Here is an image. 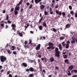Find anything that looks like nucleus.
Wrapping results in <instances>:
<instances>
[{
    "label": "nucleus",
    "mask_w": 77,
    "mask_h": 77,
    "mask_svg": "<svg viewBox=\"0 0 77 77\" xmlns=\"http://www.w3.org/2000/svg\"><path fill=\"white\" fill-rule=\"evenodd\" d=\"M43 25L44 27H46V26H47V24H46V23L45 22L43 23Z\"/></svg>",
    "instance_id": "5701e85b"
},
{
    "label": "nucleus",
    "mask_w": 77,
    "mask_h": 77,
    "mask_svg": "<svg viewBox=\"0 0 77 77\" xmlns=\"http://www.w3.org/2000/svg\"><path fill=\"white\" fill-rule=\"evenodd\" d=\"M5 28L6 29H7L8 28V25H6Z\"/></svg>",
    "instance_id": "774afa93"
},
{
    "label": "nucleus",
    "mask_w": 77,
    "mask_h": 77,
    "mask_svg": "<svg viewBox=\"0 0 77 77\" xmlns=\"http://www.w3.org/2000/svg\"><path fill=\"white\" fill-rule=\"evenodd\" d=\"M20 6H16V7L15 8V11H19L20 10Z\"/></svg>",
    "instance_id": "9b49d317"
},
{
    "label": "nucleus",
    "mask_w": 77,
    "mask_h": 77,
    "mask_svg": "<svg viewBox=\"0 0 77 77\" xmlns=\"http://www.w3.org/2000/svg\"><path fill=\"white\" fill-rule=\"evenodd\" d=\"M38 28L40 30H42V26H38Z\"/></svg>",
    "instance_id": "dca6fc26"
},
{
    "label": "nucleus",
    "mask_w": 77,
    "mask_h": 77,
    "mask_svg": "<svg viewBox=\"0 0 77 77\" xmlns=\"http://www.w3.org/2000/svg\"><path fill=\"white\" fill-rule=\"evenodd\" d=\"M72 77H77V75H74Z\"/></svg>",
    "instance_id": "69168bd1"
},
{
    "label": "nucleus",
    "mask_w": 77,
    "mask_h": 77,
    "mask_svg": "<svg viewBox=\"0 0 77 77\" xmlns=\"http://www.w3.org/2000/svg\"><path fill=\"white\" fill-rule=\"evenodd\" d=\"M50 14H53V11H50Z\"/></svg>",
    "instance_id": "6e6d98bb"
},
{
    "label": "nucleus",
    "mask_w": 77,
    "mask_h": 77,
    "mask_svg": "<svg viewBox=\"0 0 77 77\" xmlns=\"http://www.w3.org/2000/svg\"><path fill=\"white\" fill-rule=\"evenodd\" d=\"M34 2L36 4H38L39 3V2L38 0H35Z\"/></svg>",
    "instance_id": "6ab92c4d"
},
{
    "label": "nucleus",
    "mask_w": 77,
    "mask_h": 77,
    "mask_svg": "<svg viewBox=\"0 0 77 77\" xmlns=\"http://www.w3.org/2000/svg\"><path fill=\"white\" fill-rule=\"evenodd\" d=\"M66 48H69V44H70V41H68L66 42Z\"/></svg>",
    "instance_id": "39448f33"
},
{
    "label": "nucleus",
    "mask_w": 77,
    "mask_h": 77,
    "mask_svg": "<svg viewBox=\"0 0 77 77\" xmlns=\"http://www.w3.org/2000/svg\"><path fill=\"white\" fill-rule=\"evenodd\" d=\"M9 77H12V74H10L9 75Z\"/></svg>",
    "instance_id": "864d4df0"
},
{
    "label": "nucleus",
    "mask_w": 77,
    "mask_h": 77,
    "mask_svg": "<svg viewBox=\"0 0 77 77\" xmlns=\"http://www.w3.org/2000/svg\"><path fill=\"white\" fill-rule=\"evenodd\" d=\"M70 34H71V35H73L74 34V32L71 31L70 32Z\"/></svg>",
    "instance_id": "a18cd8bd"
},
{
    "label": "nucleus",
    "mask_w": 77,
    "mask_h": 77,
    "mask_svg": "<svg viewBox=\"0 0 77 77\" xmlns=\"http://www.w3.org/2000/svg\"><path fill=\"white\" fill-rule=\"evenodd\" d=\"M20 31L19 30H18L17 32V35H19L20 36H21V37H23V33H24V32H22L21 33L20 32Z\"/></svg>",
    "instance_id": "20e7f679"
},
{
    "label": "nucleus",
    "mask_w": 77,
    "mask_h": 77,
    "mask_svg": "<svg viewBox=\"0 0 77 77\" xmlns=\"http://www.w3.org/2000/svg\"><path fill=\"white\" fill-rule=\"evenodd\" d=\"M8 23L9 24H11V23H12V22H11V21H10V20H8Z\"/></svg>",
    "instance_id": "79ce46f5"
},
{
    "label": "nucleus",
    "mask_w": 77,
    "mask_h": 77,
    "mask_svg": "<svg viewBox=\"0 0 77 77\" xmlns=\"http://www.w3.org/2000/svg\"><path fill=\"white\" fill-rule=\"evenodd\" d=\"M18 14V12L17 11L15 10L14 11V14L15 15H17Z\"/></svg>",
    "instance_id": "aec40b11"
},
{
    "label": "nucleus",
    "mask_w": 77,
    "mask_h": 77,
    "mask_svg": "<svg viewBox=\"0 0 77 77\" xmlns=\"http://www.w3.org/2000/svg\"><path fill=\"white\" fill-rule=\"evenodd\" d=\"M55 56L57 57H60V51H58L55 52Z\"/></svg>",
    "instance_id": "423d86ee"
},
{
    "label": "nucleus",
    "mask_w": 77,
    "mask_h": 77,
    "mask_svg": "<svg viewBox=\"0 0 77 77\" xmlns=\"http://www.w3.org/2000/svg\"><path fill=\"white\" fill-rule=\"evenodd\" d=\"M10 74V71H8L7 72V75H9Z\"/></svg>",
    "instance_id": "58836bf2"
},
{
    "label": "nucleus",
    "mask_w": 77,
    "mask_h": 77,
    "mask_svg": "<svg viewBox=\"0 0 77 77\" xmlns=\"http://www.w3.org/2000/svg\"><path fill=\"white\" fill-rule=\"evenodd\" d=\"M51 7L53 8H54V4H52Z\"/></svg>",
    "instance_id": "de8ad7c7"
},
{
    "label": "nucleus",
    "mask_w": 77,
    "mask_h": 77,
    "mask_svg": "<svg viewBox=\"0 0 77 77\" xmlns=\"http://www.w3.org/2000/svg\"><path fill=\"white\" fill-rule=\"evenodd\" d=\"M53 32H56V29L55 28H54L53 29H52Z\"/></svg>",
    "instance_id": "c756f323"
},
{
    "label": "nucleus",
    "mask_w": 77,
    "mask_h": 77,
    "mask_svg": "<svg viewBox=\"0 0 77 77\" xmlns=\"http://www.w3.org/2000/svg\"><path fill=\"white\" fill-rule=\"evenodd\" d=\"M41 60L42 61H44V58H42Z\"/></svg>",
    "instance_id": "bf43d9fd"
},
{
    "label": "nucleus",
    "mask_w": 77,
    "mask_h": 77,
    "mask_svg": "<svg viewBox=\"0 0 77 77\" xmlns=\"http://www.w3.org/2000/svg\"><path fill=\"white\" fill-rule=\"evenodd\" d=\"M7 51L9 54H11V51L9 50L8 49Z\"/></svg>",
    "instance_id": "bb28decb"
},
{
    "label": "nucleus",
    "mask_w": 77,
    "mask_h": 77,
    "mask_svg": "<svg viewBox=\"0 0 77 77\" xmlns=\"http://www.w3.org/2000/svg\"><path fill=\"white\" fill-rule=\"evenodd\" d=\"M62 44L63 46H65V42H63L62 43Z\"/></svg>",
    "instance_id": "7c9ffc66"
},
{
    "label": "nucleus",
    "mask_w": 77,
    "mask_h": 77,
    "mask_svg": "<svg viewBox=\"0 0 77 77\" xmlns=\"http://www.w3.org/2000/svg\"><path fill=\"white\" fill-rule=\"evenodd\" d=\"M43 19V17H41V18H40V20H39V23H41V22L42 21V19Z\"/></svg>",
    "instance_id": "a211bd4d"
},
{
    "label": "nucleus",
    "mask_w": 77,
    "mask_h": 77,
    "mask_svg": "<svg viewBox=\"0 0 77 77\" xmlns=\"http://www.w3.org/2000/svg\"><path fill=\"white\" fill-rule=\"evenodd\" d=\"M23 2V0H21L20 1L19 3L20 4H22V3Z\"/></svg>",
    "instance_id": "37998d69"
},
{
    "label": "nucleus",
    "mask_w": 77,
    "mask_h": 77,
    "mask_svg": "<svg viewBox=\"0 0 77 77\" xmlns=\"http://www.w3.org/2000/svg\"><path fill=\"white\" fill-rule=\"evenodd\" d=\"M33 76H34V75H33V74H31L29 75V76L30 77H32Z\"/></svg>",
    "instance_id": "cd10ccee"
},
{
    "label": "nucleus",
    "mask_w": 77,
    "mask_h": 77,
    "mask_svg": "<svg viewBox=\"0 0 77 77\" xmlns=\"http://www.w3.org/2000/svg\"><path fill=\"white\" fill-rule=\"evenodd\" d=\"M58 14L59 15H62V12L60 11V12L58 13Z\"/></svg>",
    "instance_id": "a19ab883"
},
{
    "label": "nucleus",
    "mask_w": 77,
    "mask_h": 77,
    "mask_svg": "<svg viewBox=\"0 0 77 77\" xmlns=\"http://www.w3.org/2000/svg\"><path fill=\"white\" fill-rule=\"evenodd\" d=\"M69 61L68 60V59H66L64 60V62L66 63L67 64H69Z\"/></svg>",
    "instance_id": "4468645a"
},
{
    "label": "nucleus",
    "mask_w": 77,
    "mask_h": 77,
    "mask_svg": "<svg viewBox=\"0 0 77 77\" xmlns=\"http://www.w3.org/2000/svg\"><path fill=\"white\" fill-rule=\"evenodd\" d=\"M32 4H31L30 5L29 8V9H31V8H32Z\"/></svg>",
    "instance_id": "f704fd0d"
},
{
    "label": "nucleus",
    "mask_w": 77,
    "mask_h": 77,
    "mask_svg": "<svg viewBox=\"0 0 77 77\" xmlns=\"http://www.w3.org/2000/svg\"><path fill=\"white\" fill-rule=\"evenodd\" d=\"M39 3L40 4V5H42V2H39Z\"/></svg>",
    "instance_id": "680f3d73"
},
{
    "label": "nucleus",
    "mask_w": 77,
    "mask_h": 77,
    "mask_svg": "<svg viewBox=\"0 0 77 77\" xmlns=\"http://www.w3.org/2000/svg\"><path fill=\"white\" fill-rule=\"evenodd\" d=\"M41 44H38L37 46L35 48V49L36 50H39L40 49Z\"/></svg>",
    "instance_id": "0eeeda50"
},
{
    "label": "nucleus",
    "mask_w": 77,
    "mask_h": 77,
    "mask_svg": "<svg viewBox=\"0 0 77 77\" xmlns=\"http://www.w3.org/2000/svg\"><path fill=\"white\" fill-rule=\"evenodd\" d=\"M62 15L63 16H64V15H65V13L64 12H63L62 13Z\"/></svg>",
    "instance_id": "ea45409f"
},
{
    "label": "nucleus",
    "mask_w": 77,
    "mask_h": 77,
    "mask_svg": "<svg viewBox=\"0 0 77 77\" xmlns=\"http://www.w3.org/2000/svg\"><path fill=\"white\" fill-rule=\"evenodd\" d=\"M70 13L72 15H73V14H74V11H71L70 12Z\"/></svg>",
    "instance_id": "e433bc0d"
},
{
    "label": "nucleus",
    "mask_w": 77,
    "mask_h": 77,
    "mask_svg": "<svg viewBox=\"0 0 77 77\" xmlns=\"http://www.w3.org/2000/svg\"><path fill=\"white\" fill-rule=\"evenodd\" d=\"M40 18H41V17H42V14H41V13H40Z\"/></svg>",
    "instance_id": "338daca9"
},
{
    "label": "nucleus",
    "mask_w": 77,
    "mask_h": 77,
    "mask_svg": "<svg viewBox=\"0 0 77 77\" xmlns=\"http://www.w3.org/2000/svg\"><path fill=\"white\" fill-rule=\"evenodd\" d=\"M69 9H70V10H72V6H71L70 5L69 6Z\"/></svg>",
    "instance_id": "473e14b6"
},
{
    "label": "nucleus",
    "mask_w": 77,
    "mask_h": 77,
    "mask_svg": "<svg viewBox=\"0 0 77 77\" xmlns=\"http://www.w3.org/2000/svg\"><path fill=\"white\" fill-rule=\"evenodd\" d=\"M29 44H30L31 45H33V43H32V40L31 39L29 40Z\"/></svg>",
    "instance_id": "a878e982"
},
{
    "label": "nucleus",
    "mask_w": 77,
    "mask_h": 77,
    "mask_svg": "<svg viewBox=\"0 0 77 77\" xmlns=\"http://www.w3.org/2000/svg\"><path fill=\"white\" fill-rule=\"evenodd\" d=\"M6 20H9V16L8 15H7Z\"/></svg>",
    "instance_id": "72a5a7b5"
},
{
    "label": "nucleus",
    "mask_w": 77,
    "mask_h": 77,
    "mask_svg": "<svg viewBox=\"0 0 77 77\" xmlns=\"http://www.w3.org/2000/svg\"><path fill=\"white\" fill-rule=\"evenodd\" d=\"M48 44L49 47L47 48V49H50L51 48L52 50L54 49V47L53 46H54L53 43H52L51 42H49Z\"/></svg>",
    "instance_id": "f257e3e1"
},
{
    "label": "nucleus",
    "mask_w": 77,
    "mask_h": 77,
    "mask_svg": "<svg viewBox=\"0 0 77 77\" xmlns=\"http://www.w3.org/2000/svg\"><path fill=\"white\" fill-rule=\"evenodd\" d=\"M0 24L1 27H3L4 26V24H3L0 23Z\"/></svg>",
    "instance_id": "09e8293b"
},
{
    "label": "nucleus",
    "mask_w": 77,
    "mask_h": 77,
    "mask_svg": "<svg viewBox=\"0 0 77 77\" xmlns=\"http://www.w3.org/2000/svg\"><path fill=\"white\" fill-rule=\"evenodd\" d=\"M23 66H24V67H27V64L26 63H23Z\"/></svg>",
    "instance_id": "2eb2a0df"
},
{
    "label": "nucleus",
    "mask_w": 77,
    "mask_h": 77,
    "mask_svg": "<svg viewBox=\"0 0 77 77\" xmlns=\"http://www.w3.org/2000/svg\"><path fill=\"white\" fill-rule=\"evenodd\" d=\"M13 53L14 54H17V52L15 51H14Z\"/></svg>",
    "instance_id": "4c0bfd02"
},
{
    "label": "nucleus",
    "mask_w": 77,
    "mask_h": 77,
    "mask_svg": "<svg viewBox=\"0 0 77 77\" xmlns=\"http://www.w3.org/2000/svg\"><path fill=\"white\" fill-rule=\"evenodd\" d=\"M59 48L60 50H62V45H61V44H60L59 45Z\"/></svg>",
    "instance_id": "4be33fe9"
},
{
    "label": "nucleus",
    "mask_w": 77,
    "mask_h": 77,
    "mask_svg": "<svg viewBox=\"0 0 77 77\" xmlns=\"http://www.w3.org/2000/svg\"><path fill=\"white\" fill-rule=\"evenodd\" d=\"M54 57H51L50 59V62H54Z\"/></svg>",
    "instance_id": "9d476101"
},
{
    "label": "nucleus",
    "mask_w": 77,
    "mask_h": 77,
    "mask_svg": "<svg viewBox=\"0 0 77 77\" xmlns=\"http://www.w3.org/2000/svg\"><path fill=\"white\" fill-rule=\"evenodd\" d=\"M33 47H36V44H34L33 45Z\"/></svg>",
    "instance_id": "0e129e2a"
},
{
    "label": "nucleus",
    "mask_w": 77,
    "mask_h": 77,
    "mask_svg": "<svg viewBox=\"0 0 77 77\" xmlns=\"http://www.w3.org/2000/svg\"><path fill=\"white\" fill-rule=\"evenodd\" d=\"M55 68L56 69H57V70H58L59 69V68L57 67H55Z\"/></svg>",
    "instance_id": "052dcab7"
},
{
    "label": "nucleus",
    "mask_w": 77,
    "mask_h": 77,
    "mask_svg": "<svg viewBox=\"0 0 77 77\" xmlns=\"http://www.w3.org/2000/svg\"><path fill=\"white\" fill-rule=\"evenodd\" d=\"M0 59L2 62H5V61L7 60V58L3 56H0Z\"/></svg>",
    "instance_id": "f03ea898"
},
{
    "label": "nucleus",
    "mask_w": 77,
    "mask_h": 77,
    "mask_svg": "<svg viewBox=\"0 0 77 77\" xmlns=\"http://www.w3.org/2000/svg\"><path fill=\"white\" fill-rule=\"evenodd\" d=\"M59 49L57 48H55V52H58V51H58Z\"/></svg>",
    "instance_id": "412c9836"
},
{
    "label": "nucleus",
    "mask_w": 77,
    "mask_h": 77,
    "mask_svg": "<svg viewBox=\"0 0 77 77\" xmlns=\"http://www.w3.org/2000/svg\"><path fill=\"white\" fill-rule=\"evenodd\" d=\"M44 14H45V15H48V13L46 11H45Z\"/></svg>",
    "instance_id": "2f4dec72"
},
{
    "label": "nucleus",
    "mask_w": 77,
    "mask_h": 77,
    "mask_svg": "<svg viewBox=\"0 0 77 77\" xmlns=\"http://www.w3.org/2000/svg\"><path fill=\"white\" fill-rule=\"evenodd\" d=\"M11 27H13V30L15 32V28H16V25L15 24H12L11 25Z\"/></svg>",
    "instance_id": "6e6552de"
},
{
    "label": "nucleus",
    "mask_w": 77,
    "mask_h": 77,
    "mask_svg": "<svg viewBox=\"0 0 77 77\" xmlns=\"http://www.w3.org/2000/svg\"><path fill=\"white\" fill-rule=\"evenodd\" d=\"M64 39V37H61L60 38V40H63V39Z\"/></svg>",
    "instance_id": "c85d7f7f"
},
{
    "label": "nucleus",
    "mask_w": 77,
    "mask_h": 77,
    "mask_svg": "<svg viewBox=\"0 0 77 77\" xmlns=\"http://www.w3.org/2000/svg\"><path fill=\"white\" fill-rule=\"evenodd\" d=\"M26 5L27 6H29L30 5V3L29 2H27Z\"/></svg>",
    "instance_id": "8fccbe9b"
},
{
    "label": "nucleus",
    "mask_w": 77,
    "mask_h": 77,
    "mask_svg": "<svg viewBox=\"0 0 77 77\" xmlns=\"http://www.w3.org/2000/svg\"><path fill=\"white\" fill-rule=\"evenodd\" d=\"M71 27V25L70 24L68 23L66 25V28L67 29L68 28H69Z\"/></svg>",
    "instance_id": "f8f14e48"
},
{
    "label": "nucleus",
    "mask_w": 77,
    "mask_h": 77,
    "mask_svg": "<svg viewBox=\"0 0 77 77\" xmlns=\"http://www.w3.org/2000/svg\"><path fill=\"white\" fill-rule=\"evenodd\" d=\"M45 8V5H41L40 6V9L42 10L44 9Z\"/></svg>",
    "instance_id": "ddd939ff"
},
{
    "label": "nucleus",
    "mask_w": 77,
    "mask_h": 77,
    "mask_svg": "<svg viewBox=\"0 0 77 77\" xmlns=\"http://www.w3.org/2000/svg\"><path fill=\"white\" fill-rule=\"evenodd\" d=\"M71 75V73L69 72V73H68V75L69 76V75Z\"/></svg>",
    "instance_id": "4d7b16f0"
},
{
    "label": "nucleus",
    "mask_w": 77,
    "mask_h": 77,
    "mask_svg": "<svg viewBox=\"0 0 77 77\" xmlns=\"http://www.w3.org/2000/svg\"><path fill=\"white\" fill-rule=\"evenodd\" d=\"M63 58H64V59H66L67 58V55H63Z\"/></svg>",
    "instance_id": "b1692460"
},
{
    "label": "nucleus",
    "mask_w": 77,
    "mask_h": 77,
    "mask_svg": "<svg viewBox=\"0 0 77 77\" xmlns=\"http://www.w3.org/2000/svg\"><path fill=\"white\" fill-rule=\"evenodd\" d=\"M69 68L70 69V70H72V69L73 68V66H70L69 67Z\"/></svg>",
    "instance_id": "f3484780"
},
{
    "label": "nucleus",
    "mask_w": 77,
    "mask_h": 77,
    "mask_svg": "<svg viewBox=\"0 0 77 77\" xmlns=\"http://www.w3.org/2000/svg\"><path fill=\"white\" fill-rule=\"evenodd\" d=\"M29 71H30V69H26V72H29Z\"/></svg>",
    "instance_id": "3c124183"
},
{
    "label": "nucleus",
    "mask_w": 77,
    "mask_h": 77,
    "mask_svg": "<svg viewBox=\"0 0 77 77\" xmlns=\"http://www.w3.org/2000/svg\"><path fill=\"white\" fill-rule=\"evenodd\" d=\"M58 7H59V6L57 5V6H55V9H57V8H58Z\"/></svg>",
    "instance_id": "e2e57ef3"
},
{
    "label": "nucleus",
    "mask_w": 77,
    "mask_h": 77,
    "mask_svg": "<svg viewBox=\"0 0 77 77\" xmlns=\"http://www.w3.org/2000/svg\"><path fill=\"white\" fill-rule=\"evenodd\" d=\"M56 1L54 0H52V3H55Z\"/></svg>",
    "instance_id": "49530a36"
},
{
    "label": "nucleus",
    "mask_w": 77,
    "mask_h": 77,
    "mask_svg": "<svg viewBox=\"0 0 77 77\" xmlns=\"http://www.w3.org/2000/svg\"><path fill=\"white\" fill-rule=\"evenodd\" d=\"M14 8H11V10H10V12H13L14 11Z\"/></svg>",
    "instance_id": "c9c22d12"
},
{
    "label": "nucleus",
    "mask_w": 77,
    "mask_h": 77,
    "mask_svg": "<svg viewBox=\"0 0 77 77\" xmlns=\"http://www.w3.org/2000/svg\"><path fill=\"white\" fill-rule=\"evenodd\" d=\"M49 11H52V8H51V7L49 8Z\"/></svg>",
    "instance_id": "603ef678"
},
{
    "label": "nucleus",
    "mask_w": 77,
    "mask_h": 77,
    "mask_svg": "<svg viewBox=\"0 0 77 77\" xmlns=\"http://www.w3.org/2000/svg\"><path fill=\"white\" fill-rule=\"evenodd\" d=\"M6 12V10H4L2 13H3V14H5V13Z\"/></svg>",
    "instance_id": "13d9d810"
},
{
    "label": "nucleus",
    "mask_w": 77,
    "mask_h": 77,
    "mask_svg": "<svg viewBox=\"0 0 77 77\" xmlns=\"http://www.w3.org/2000/svg\"><path fill=\"white\" fill-rule=\"evenodd\" d=\"M55 12H56V14H59V11L57 10Z\"/></svg>",
    "instance_id": "5fc2aeb1"
},
{
    "label": "nucleus",
    "mask_w": 77,
    "mask_h": 77,
    "mask_svg": "<svg viewBox=\"0 0 77 77\" xmlns=\"http://www.w3.org/2000/svg\"><path fill=\"white\" fill-rule=\"evenodd\" d=\"M73 73H75V74H77V70L76 69L74 70H73Z\"/></svg>",
    "instance_id": "393cba45"
},
{
    "label": "nucleus",
    "mask_w": 77,
    "mask_h": 77,
    "mask_svg": "<svg viewBox=\"0 0 77 77\" xmlns=\"http://www.w3.org/2000/svg\"><path fill=\"white\" fill-rule=\"evenodd\" d=\"M23 11H24V9H23V8H21L20 10V12H22Z\"/></svg>",
    "instance_id": "c03bdc74"
},
{
    "label": "nucleus",
    "mask_w": 77,
    "mask_h": 77,
    "mask_svg": "<svg viewBox=\"0 0 77 77\" xmlns=\"http://www.w3.org/2000/svg\"><path fill=\"white\" fill-rule=\"evenodd\" d=\"M29 71L31 72H34L35 71V69L31 67L29 68Z\"/></svg>",
    "instance_id": "1a4fd4ad"
},
{
    "label": "nucleus",
    "mask_w": 77,
    "mask_h": 77,
    "mask_svg": "<svg viewBox=\"0 0 77 77\" xmlns=\"http://www.w3.org/2000/svg\"><path fill=\"white\" fill-rule=\"evenodd\" d=\"M72 40L71 41V44H74L75 42H76L77 43V39L74 36H73L72 37Z\"/></svg>",
    "instance_id": "7ed1b4c3"
}]
</instances>
